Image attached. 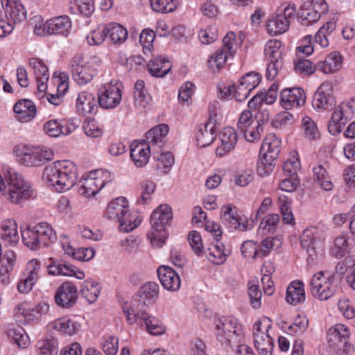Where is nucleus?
Wrapping results in <instances>:
<instances>
[{"label": "nucleus", "mask_w": 355, "mask_h": 355, "mask_svg": "<svg viewBox=\"0 0 355 355\" xmlns=\"http://www.w3.org/2000/svg\"><path fill=\"white\" fill-rule=\"evenodd\" d=\"M78 173L76 165L71 161H57L46 166L42 178L58 192L70 189L77 180Z\"/></svg>", "instance_id": "f257e3e1"}, {"label": "nucleus", "mask_w": 355, "mask_h": 355, "mask_svg": "<svg viewBox=\"0 0 355 355\" xmlns=\"http://www.w3.org/2000/svg\"><path fill=\"white\" fill-rule=\"evenodd\" d=\"M4 185L0 192L10 202L20 205L28 200L33 193L31 184L24 177L9 166L3 168Z\"/></svg>", "instance_id": "f03ea898"}, {"label": "nucleus", "mask_w": 355, "mask_h": 355, "mask_svg": "<svg viewBox=\"0 0 355 355\" xmlns=\"http://www.w3.org/2000/svg\"><path fill=\"white\" fill-rule=\"evenodd\" d=\"M281 152V140L275 135L266 137L260 149L262 156L257 162V173L261 176L270 174Z\"/></svg>", "instance_id": "7ed1b4c3"}, {"label": "nucleus", "mask_w": 355, "mask_h": 355, "mask_svg": "<svg viewBox=\"0 0 355 355\" xmlns=\"http://www.w3.org/2000/svg\"><path fill=\"white\" fill-rule=\"evenodd\" d=\"M349 329L342 324H337L327 332L328 349L336 355H355L354 348L348 341Z\"/></svg>", "instance_id": "20e7f679"}, {"label": "nucleus", "mask_w": 355, "mask_h": 355, "mask_svg": "<svg viewBox=\"0 0 355 355\" xmlns=\"http://www.w3.org/2000/svg\"><path fill=\"white\" fill-rule=\"evenodd\" d=\"M173 218L172 209L166 204L159 205L151 214V230L148 233L151 241H157L158 247L164 243L165 227Z\"/></svg>", "instance_id": "39448f33"}, {"label": "nucleus", "mask_w": 355, "mask_h": 355, "mask_svg": "<svg viewBox=\"0 0 355 355\" xmlns=\"http://www.w3.org/2000/svg\"><path fill=\"white\" fill-rule=\"evenodd\" d=\"M216 338L223 345H237L243 338V331L234 318L220 319L216 324Z\"/></svg>", "instance_id": "423d86ee"}, {"label": "nucleus", "mask_w": 355, "mask_h": 355, "mask_svg": "<svg viewBox=\"0 0 355 355\" xmlns=\"http://www.w3.org/2000/svg\"><path fill=\"white\" fill-rule=\"evenodd\" d=\"M271 327V320L267 317L262 318L253 326L254 345L259 355H272V354L273 339L268 334Z\"/></svg>", "instance_id": "0eeeda50"}, {"label": "nucleus", "mask_w": 355, "mask_h": 355, "mask_svg": "<svg viewBox=\"0 0 355 355\" xmlns=\"http://www.w3.org/2000/svg\"><path fill=\"white\" fill-rule=\"evenodd\" d=\"M334 280V275L328 272L320 271L315 274L310 282V291L313 296L320 300L330 298L336 290Z\"/></svg>", "instance_id": "6e6552de"}, {"label": "nucleus", "mask_w": 355, "mask_h": 355, "mask_svg": "<svg viewBox=\"0 0 355 355\" xmlns=\"http://www.w3.org/2000/svg\"><path fill=\"white\" fill-rule=\"evenodd\" d=\"M17 155L26 166H39L53 159V152L40 148L18 146Z\"/></svg>", "instance_id": "1a4fd4ad"}, {"label": "nucleus", "mask_w": 355, "mask_h": 355, "mask_svg": "<svg viewBox=\"0 0 355 355\" xmlns=\"http://www.w3.org/2000/svg\"><path fill=\"white\" fill-rule=\"evenodd\" d=\"M282 42L279 40H269L265 46V55L269 61L266 69L268 79L275 78L283 68V58L281 51Z\"/></svg>", "instance_id": "9d476101"}, {"label": "nucleus", "mask_w": 355, "mask_h": 355, "mask_svg": "<svg viewBox=\"0 0 355 355\" xmlns=\"http://www.w3.org/2000/svg\"><path fill=\"white\" fill-rule=\"evenodd\" d=\"M70 69L74 80L78 85L90 82L96 74L92 64L85 60L83 54L75 55L70 63Z\"/></svg>", "instance_id": "9b49d317"}, {"label": "nucleus", "mask_w": 355, "mask_h": 355, "mask_svg": "<svg viewBox=\"0 0 355 355\" xmlns=\"http://www.w3.org/2000/svg\"><path fill=\"white\" fill-rule=\"evenodd\" d=\"M110 176V173L108 171L91 173L89 175H87L80 181L81 184L79 188L80 194L85 197L95 196L104 187L107 182L111 181V180H102V178Z\"/></svg>", "instance_id": "f8f14e48"}, {"label": "nucleus", "mask_w": 355, "mask_h": 355, "mask_svg": "<svg viewBox=\"0 0 355 355\" xmlns=\"http://www.w3.org/2000/svg\"><path fill=\"white\" fill-rule=\"evenodd\" d=\"M324 238L317 229H306L300 236V244L305 249L309 257L313 259V257L322 254L324 251Z\"/></svg>", "instance_id": "ddd939ff"}, {"label": "nucleus", "mask_w": 355, "mask_h": 355, "mask_svg": "<svg viewBox=\"0 0 355 355\" xmlns=\"http://www.w3.org/2000/svg\"><path fill=\"white\" fill-rule=\"evenodd\" d=\"M78 299L76 286L70 281L63 282L55 294L56 304L62 308L69 309L74 306Z\"/></svg>", "instance_id": "4468645a"}, {"label": "nucleus", "mask_w": 355, "mask_h": 355, "mask_svg": "<svg viewBox=\"0 0 355 355\" xmlns=\"http://www.w3.org/2000/svg\"><path fill=\"white\" fill-rule=\"evenodd\" d=\"M216 114L210 113L207 121L199 125L196 138L197 145L200 148L210 145L216 139L218 129L216 128Z\"/></svg>", "instance_id": "2eb2a0df"}, {"label": "nucleus", "mask_w": 355, "mask_h": 355, "mask_svg": "<svg viewBox=\"0 0 355 355\" xmlns=\"http://www.w3.org/2000/svg\"><path fill=\"white\" fill-rule=\"evenodd\" d=\"M121 101V90L118 84H108L99 89L98 101L99 105L105 109H113Z\"/></svg>", "instance_id": "dca6fc26"}, {"label": "nucleus", "mask_w": 355, "mask_h": 355, "mask_svg": "<svg viewBox=\"0 0 355 355\" xmlns=\"http://www.w3.org/2000/svg\"><path fill=\"white\" fill-rule=\"evenodd\" d=\"M220 218L225 225L233 230L245 232L252 227L248 218L243 220L239 217L230 204L223 206L220 211Z\"/></svg>", "instance_id": "f3484780"}, {"label": "nucleus", "mask_w": 355, "mask_h": 355, "mask_svg": "<svg viewBox=\"0 0 355 355\" xmlns=\"http://www.w3.org/2000/svg\"><path fill=\"white\" fill-rule=\"evenodd\" d=\"M306 101V95L300 87L285 88L280 93V103L285 110L302 106Z\"/></svg>", "instance_id": "a211bd4d"}, {"label": "nucleus", "mask_w": 355, "mask_h": 355, "mask_svg": "<svg viewBox=\"0 0 355 355\" xmlns=\"http://www.w3.org/2000/svg\"><path fill=\"white\" fill-rule=\"evenodd\" d=\"M332 93V85L329 83H323L314 94L313 105L319 109L330 110L336 105Z\"/></svg>", "instance_id": "6ab92c4d"}, {"label": "nucleus", "mask_w": 355, "mask_h": 355, "mask_svg": "<svg viewBox=\"0 0 355 355\" xmlns=\"http://www.w3.org/2000/svg\"><path fill=\"white\" fill-rule=\"evenodd\" d=\"M169 128L166 124L158 125L146 132V139L148 145L152 147L153 153L159 154L165 145L164 140L167 135Z\"/></svg>", "instance_id": "aec40b11"}, {"label": "nucleus", "mask_w": 355, "mask_h": 355, "mask_svg": "<svg viewBox=\"0 0 355 355\" xmlns=\"http://www.w3.org/2000/svg\"><path fill=\"white\" fill-rule=\"evenodd\" d=\"M157 275L163 287L169 291H177L181 284L179 275L171 267L166 266H159Z\"/></svg>", "instance_id": "412c9836"}, {"label": "nucleus", "mask_w": 355, "mask_h": 355, "mask_svg": "<svg viewBox=\"0 0 355 355\" xmlns=\"http://www.w3.org/2000/svg\"><path fill=\"white\" fill-rule=\"evenodd\" d=\"M1 4L8 21L14 24L26 19V10L19 1L1 0Z\"/></svg>", "instance_id": "4be33fe9"}, {"label": "nucleus", "mask_w": 355, "mask_h": 355, "mask_svg": "<svg viewBox=\"0 0 355 355\" xmlns=\"http://www.w3.org/2000/svg\"><path fill=\"white\" fill-rule=\"evenodd\" d=\"M221 144L216 149V155L223 157L232 151L237 143V135L232 128H225L220 132Z\"/></svg>", "instance_id": "5701e85b"}, {"label": "nucleus", "mask_w": 355, "mask_h": 355, "mask_svg": "<svg viewBox=\"0 0 355 355\" xmlns=\"http://www.w3.org/2000/svg\"><path fill=\"white\" fill-rule=\"evenodd\" d=\"M43 130L49 137H58L62 135H68L72 133L75 127L63 120L51 119L44 124Z\"/></svg>", "instance_id": "b1692460"}, {"label": "nucleus", "mask_w": 355, "mask_h": 355, "mask_svg": "<svg viewBox=\"0 0 355 355\" xmlns=\"http://www.w3.org/2000/svg\"><path fill=\"white\" fill-rule=\"evenodd\" d=\"M17 120L21 123L31 121L36 115L37 108L34 103L28 99L17 101L13 107Z\"/></svg>", "instance_id": "393cba45"}, {"label": "nucleus", "mask_w": 355, "mask_h": 355, "mask_svg": "<svg viewBox=\"0 0 355 355\" xmlns=\"http://www.w3.org/2000/svg\"><path fill=\"white\" fill-rule=\"evenodd\" d=\"M343 106V103L336 108L328 122V130L333 135L340 134L349 120L344 113Z\"/></svg>", "instance_id": "a878e982"}, {"label": "nucleus", "mask_w": 355, "mask_h": 355, "mask_svg": "<svg viewBox=\"0 0 355 355\" xmlns=\"http://www.w3.org/2000/svg\"><path fill=\"white\" fill-rule=\"evenodd\" d=\"M152 147L145 142H141L132 146L130 157L137 167H143L148 162Z\"/></svg>", "instance_id": "bb28decb"}, {"label": "nucleus", "mask_w": 355, "mask_h": 355, "mask_svg": "<svg viewBox=\"0 0 355 355\" xmlns=\"http://www.w3.org/2000/svg\"><path fill=\"white\" fill-rule=\"evenodd\" d=\"M128 203L123 197L117 198L109 202L105 216L110 220L117 221L122 215L127 212Z\"/></svg>", "instance_id": "cd10ccee"}, {"label": "nucleus", "mask_w": 355, "mask_h": 355, "mask_svg": "<svg viewBox=\"0 0 355 355\" xmlns=\"http://www.w3.org/2000/svg\"><path fill=\"white\" fill-rule=\"evenodd\" d=\"M96 108L95 98L92 93L87 91L79 93L76 100V109L80 114L85 116L92 113Z\"/></svg>", "instance_id": "c85d7f7f"}, {"label": "nucleus", "mask_w": 355, "mask_h": 355, "mask_svg": "<svg viewBox=\"0 0 355 355\" xmlns=\"http://www.w3.org/2000/svg\"><path fill=\"white\" fill-rule=\"evenodd\" d=\"M343 58L338 52L331 53L324 61L318 63V68L322 73L329 74L338 71L342 67Z\"/></svg>", "instance_id": "c756f323"}, {"label": "nucleus", "mask_w": 355, "mask_h": 355, "mask_svg": "<svg viewBox=\"0 0 355 355\" xmlns=\"http://www.w3.org/2000/svg\"><path fill=\"white\" fill-rule=\"evenodd\" d=\"M171 68L169 61L162 56L155 57L148 64V72L157 78L164 77L169 72Z\"/></svg>", "instance_id": "7c9ffc66"}, {"label": "nucleus", "mask_w": 355, "mask_h": 355, "mask_svg": "<svg viewBox=\"0 0 355 355\" xmlns=\"http://www.w3.org/2000/svg\"><path fill=\"white\" fill-rule=\"evenodd\" d=\"M286 300L291 304L301 303L305 300L304 284L302 282L294 281L288 286Z\"/></svg>", "instance_id": "2f4dec72"}, {"label": "nucleus", "mask_w": 355, "mask_h": 355, "mask_svg": "<svg viewBox=\"0 0 355 355\" xmlns=\"http://www.w3.org/2000/svg\"><path fill=\"white\" fill-rule=\"evenodd\" d=\"M15 254L12 251H6L0 260V282L8 284L10 282V275L13 268Z\"/></svg>", "instance_id": "473e14b6"}, {"label": "nucleus", "mask_w": 355, "mask_h": 355, "mask_svg": "<svg viewBox=\"0 0 355 355\" xmlns=\"http://www.w3.org/2000/svg\"><path fill=\"white\" fill-rule=\"evenodd\" d=\"M159 285L153 282H149L141 286L138 295L132 300L137 304L143 306L145 304V300H151L157 297L159 294Z\"/></svg>", "instance_id": "72a5a7b5"}, {"label": "nucleus", "mask_w": 355, "mask_h": 355, "mask_svg": "<svg viewBox=\"0 0 355 355\" xmlns=\"http://www.w3.org/2000/svg\"><path fill=\"white\" fill-rule=\"evenodd\" d=\"M0 236L10 244H16L19 241L17 225L14 220H8L2 223Z\"/></svg>", "instance_id": "f704fd0d"}, {"label": "nucleus", "mask_w": 355, "mask_h": 355, "mask_svg": "<svg viewBox=\"0 0 355 355\" xmlns=\"http://www.w3.org/2000/svg\"><path fill=\"white\" fill-rule=\"evenodd\" d=\"M289 27V21L282 15H277L267 21L266 28L270 35H277L285 33Z\"/></svg>", "instance_id": "c9c22d12"}, {"label": "nucleus", "mask_w": 355, "mask_h": 355, "mask_svg": "<svg viewBox=\"0 0 355 355\" xmlns=\"http://www.w3.org/2000/svg\"><path fill=\"white\" fill-rule=\"evenodd\" d=\"M42 245L47 246L49 242L53 243L56 239L55 232L53 230L51 225L46 222L39 223L34 226Z\"/></svg>", "instance_id": "e433bc0d"}, {"label": "nucleus", "mask_w": 355, "mask_h": 355, "mask_svg": "<svg viewBox=\"0 0 355 355\" xmlns=\"http://www.w3.org/2000/svg\"><path fill=\"white\" fill-rule=\"evenodd\" d=\"M105 33L107 37L114 44L123 43L128 37L127 30L119 24H110L105 26Z\"/></svg>", "instance_id": "4c0bfd02"}, {"label": "nucleus", "mask_w": 355, "mask_h": 355, "mask_svg": "<svg viewBox=\"0 0 355 355\" xmlns=\"http://www.w3.org/2000/svg\"><path fill=\"white\" fill-rule=\"evenodd\" d=\"M53 328L66 335L71 336L80 330V324L72 319L59 318L53 323Z\"/></svg>", "instance_id": "58836bf2"}, {"label": "nucleus", "mask_w": 355, "mask_h": 355, "mask_svg": "<svg viewBox=\"0 0 355 355\" xmlns=\"http://www.w3.org/2000/svg\"><path fill=\"white\" fill-rule=\"evenodd\" d=\"M52 35H66L71 28V21L68 16L63 15L49 19Z\"/></svg>", "instance_id": "ea45409f"}, {"label": "nucleus", "mask_w": 355, "mask_h": 355, "mask_svg": "<svg viewBox=\"0 0 355 355\" xmlns=\"http://www.w3.org/2000/svg\"><path fill=\"white\" fill-rule=\"evenodd\" d=\"M313 180L318 183L320 187L324 191H331L334 187V184L330 180L329 173L326 168L321 164L318 165L313 169Z\"/></svg>", "instance_id": "a19ab883"}, {"label": "nucleus", "mask_w": 355, "mask_h": 355, "mask_svg": "<svg viewBox=\"0 0 355 355\" xmlns=\"http://www.w3.org/2000/svg\"><path fill=\"white\" fill-rule=\"evenodd\" d=\"M101 291L98 283L91 280H86L83 282L80 291L82 296L89 303L92 304L96 301Z\"/></svg>", "instance_id": "79ce46f5"}, {"label": "nucleus", "mask_w": 355, "mask_h": 355, "mask_svg": "<svg viewBox=\"0 0 355 355\" xmlns=\"http://www.w3.org/2000/svg\"><path fill=\"white\" fill-rule=\"evenodd\" d=\"M141 320L144 322L149 334L159 336L165 332V327L157 318L148 315L146 312H142Z\"/></svg>", "instance_id": "37998d69"}, {"label": "nucleus", "mask_w": 355, "mask_h": 355, "mask_svg": "<svg viewBox=\"0 0 355 355\" xmlns=\"http://www.w3.org/2000/svg\"><path fill=\"white\" fill-rule=\"evenodd\" d=\"M141 220L136 215L130 212L129 207L127 208V212L122 215L116 221L119 223L120 230L124 232H128L135 229L141 223Z\"/></svg>", "instance_id": "c03bdc74"}, {"label": "nucleus", "mask_w": 355, "mask_h": 355, "mask_svg": "<svg viewBox=\"0 0 355 355\" xmlns=\"http://www.w3.org/2000/svg\"><path fill=\"white\" fill-rule=\"evenodd\" d=\"M21 239L24 245L31 250H36L42 247V243L34 227L22 230Z\"/></svg>", "instance_id": "a18cd8bd"}, {"label": "nucleus", "mask_w": 355, "mask_h": 355, "mask_svg": "<svg viewBox=\"0 0 355 355\" xmlns=\"http://www.w3.org/2000/svg\"><path fill=\"white\" fill-rule=\"evenodd\" d=\"M8 336L20 347H26L28 344V337L24 329L19 325L10 327L7 331Z\"/></svg>", "instance_id": "49530a36"}, {"label": "nucleus", "mask_w": 355, "mask_h": 355, "mask_svg": "<svg viewBox=\"0 0 355 355\" xmlns=\"http://www.w3.org/2000/svg\"><path fill=\"white\" fill-rule=\"evenodd\" d=\"M298 18L304 25H309L310 23L316 22L320 19L318 14L311 7L310 2L304 3L298 10Z\"/></svg>", "instance_id": "de8ad7c7"}, {"label": "nucleus", "mask_w": 355, "mask_h": 355, "mask_svg": "<svg viewBox=\"0 0 355 355\" xmlns=\"http://www.w3.org/2000/svg\"><path fill=\"white\" fill-rule=\"evenodd\" d=\"M134 97L135 105L141 110L145 108L149 97L145 89L144 82L141 80H137L135 85Z\"/></svg>", "instance_id": "09e8293b"}, {"label": "nucleus", "mask_w": 355, "mask_h": 355, "mask_svg": "<svg viewBox=\"0 0 355 355\" xmlns=\"http://www.w3.org/2000/svg\"><path fill=\"white\" fill-rule=\"evenodd\" d=\"M349 251V247L346 236L341 235L334 239V245L331 248V254L336 258L340 259Z\"/></svg>", "instance_id": "8fccbe9b"}, {"label": "nucleus", "mask_w": 355, "mask_h": 355, "mask_svg": "<svg viewBox=\"0 0 355 355\" xmlns=\"http://www.w3.org/2000/svg\"><path fill=\"white\" fill-rule=\"evenodd\" d=\"M140 306V304H137L133 300L131 302V304L129 306L127 303L124 304L122 306L123 311L126 317V321L130 324H134L137 318L141 320L142 312H146L142 310Z\"/></svg>", "instance_id": "3c124183"}, {"label": "nucleus", "mask_w": 355, "mask_h": 355, "mask_svg": "<svg viewBox=\"0 0 355 355\" xmlns=\"http://www.w3.org/2000/svg\"><path fill=\"white\" fill-rule=\"evenodd\" d=\"M302 127L304 136L309 140H315L320 137V132L315 122L309 116L302 119Z\"/></svg>", "instance_id": "603ef678"}, {"label": "nucleus", "mask_w": 355, "mask_h": 355, "mask_svg": "<svg viewBox=\"0 0 355 355\" xmlns=\"http://www.w3.org/2000/svg\"><path fill=\"white\" fill-rule=\"evenodd\" d=\"M39 355H56L58 352V341L55 338L41 340L36 344Z\"/></svg>", "instance_id": "864d4df0"}, {"label": "nucleus", "mask_w": 355, "mask_h": 355, "mask_svg": "<svg viewBox=\"0 0 355 355\" xmlns=\"http://www.w3.org/2000/svg\"><path fill=\"white\" fill-rule=\"evenodd\" d=\"M228 55L224 51L217 50L208 59L207 64L209 68L213 72H218L225 64Z\"/></svg>", "instance_id": "5fc2aeb1"}, {"label": "nucleus", "mask_w": 355, "mask_h": 355, "mask_svg": "<svg viewBox=\"0 0 355 355\" xmlns=\"http://www.w3.org/2000/svg\"><path fill=\"white\" fill-rule=\"evenodd\" d=\"M28 64L33 70L36 80H49L48 67L42 60L32 58L29 59Z\"/></svg>", "instance_id": "6e6d98bb"}, {"label": "nucleus", "mask_w": 355, "mask_h": 355, "mask_svg": "<svg viewBox=\"0 0 355 355\" xmlns=\"http://www.w3.org/2000/svg\"><path fill=\"white\" fill-rule=\"evenodd\" d=\"M178 4V0H155L150 2L154 11L163 13L173 12L177 8Z\"/></svg>", "instance_id": "4d7b16f0"}, {"label": "nucleus", "mask_w": 355, "mask_h": 355, "mask_svg": "<svg viewBox=\"0 0 355 355\" xmlns=\"http://www.w3.org/2000/svg\"><path fill=\"white\" fill-rule=\"evenodd\" d=\"M156 184L150 180H145L141 184V195L138 203L148 204L151 200V196L155 192Z\"/></svg>", "instance_id": "13d9d810"}, {"label": "nucleus", "mask_w": 355, "mask_h": 355, "mask_svg": "<svg viewBox=\"0 0 355 355\" xmlns=\"http://www.w3.org/2000/svg\"><path fill=\"white\" fill-rule=\"evenodd\" d=\"M159 153L160 155L157 158V168L161 170L164 174H166L174 164V157L170 152L162 153L160 150Z\"/></svg>", "instance_id": "bf43d9fd"}, {"label": "nucleus", "mask_w": 355, "mask_h": 355, "mask_svg": "<svg viewBox=\"0 0 355 355\" xmlns=\"http://www.w3.org/2000/svg\"><path fill=\"white\" fill-rule=\"evenodd\" d=\"M279 221V216L277 214H270L265 216L261 221L259 228L266 233L273 234Z\"/></svg>", "instance_id": "052dcab7"}, {"label": "nucleus", "mask_w": 355, "mask_h": 355, "mask_svg": "<svg viewBox=\"0 0 355 355\" xmlns=\"http://www.w3.org/2000/svg\"><path fill=\"white\" fill-rule=\"evenodd\" d=\"M248 295L252 306L254 309L259 308L261 305L262 293L259 286L252 281L248 283Z\"/></svg>", "instance_id": "680f3d73"}, {"label": "nucleus", "mask_w": 355, "mask_h": 355, "mask_svg": "<svg viewBox=\"0 0 355 355\" xmlns=\"http://www.w3.org/2000/svg\"><path fill=\"white\" fill-rule=\"evenodd\" d=\"M294 69L298 73L311 75L316 69V67L309 60L299 58L294 62Z\"/></svg>", "instance_id": "e2e57ef3"}, {"label": "nucleus", "mask_w": 355, "mask_h": 355, "mask_svg": "<svg viewBox=\"0 0 355 355\" xmlns=\"http://www.w3.org/2000/svg\"><path fill=\"white\" fill-rule=\"evenodd\" d=\"M241 253L245 258L254 259L260 254L259 245L252 241H245L243 243L241 248Z\"/></svg>", "instance_id": "0e129e2a"}, {"label": "nucleus", "mask_w": 355, "mask_h": 355, "mask_svg": "<svg viewBox=\"0 0 355 355\" xmlns=\"http://www.w3.org/2000/svg\"><path fill=\"white\" fill-rule=\"evenodd\" d=\"M309 325V320L304 315H298L294 320L293 324L289 325L288 329L292 334H302L305 331Z\"/></svg>", "instance_id": "69168bd1"}, {"label": "nucleus", "mask_w": 355, "mask_h": 355, "mask_svg": "<svg viewBox=\"0 0 355 355\" xmlns=\"http://www.w3.org/2000/svg\"><path fill=\"white\" fill-rule=\"evenodd\" d=\"M239 80L252 90L260 84L261 75L259 73L251 71L243 76Z\"/></svg>", "instance_id": "338daca9"}, {"label": "nucleus", "mask_w": 355, "mask_h": 355, "mask_svg": "<svg viewBox=\"0 0 355 355\" xmlns=\"http://www.w3.org/2000/svg\"><path fill=\"white\" fill-rule=\"evenodd\" d=\"M198 37L204 44L212 43L218 38L217 28L215 26H209L204 30H200Z\"/></svg>", "instance_id": "774afa93"}]
</instances>
